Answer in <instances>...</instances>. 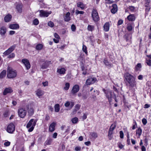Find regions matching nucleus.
Instances as JSON below:
<instances>
[{
	"label": "nucleus",
	"mask_w": 151,
	"mask_h": 151,
	"mask_svg": "<svg viewBox=\"0 0 151 151\" xmlns=\"http://www.w3.org/2000/svg\"><path fill=\"white\" fill-rule=\"evenodd\" d=\"M127 18L130 21H134L135 19L134 16L132 14H130L127 17Z\"/></svg>",
	"instance_id": "nucleus-28"
},
{
	"label": "nucleus",
	"mask_w": 151,
	"mask_h": 151,
	"mask_svg": "<svg viewBox=\"0 0 151 151\" xmlns=\"http://www.w3.org/2000/svg\"><path fill=\"white\" fill-rule=\"evenodd\" d=\"M87 29L88 31H92L94 29V26L93 25H88V26Z\"/></svg>",
	"instance_id": "nucleus-45"
},
{
	"label": "nucleus",
	"mask_w": 151,
	"mask_h": 151,
	"mask_svg": "<svg viewBox=\"0 0 151 151\" xmlns=\"http://www.w3.org/2000/svg\"><path fill=\"white\" fill-rule=\"evenodd\" d=\"M37 120L36 119H32L28 122L26 126V127L29 128L28 131L32 132L35 126Z\"/></svg>",
	"instance_id": "nucleus-1"
},
{
	"label": "nucleus",
	"mask_w": 151,
	"mask_h": 151,
	"mask_svg": "<svg viewBox=\"0 0 151 151\" xmlns=\"http://www.w3.org/2000/svg\"><path fill=\"white\" fill-rule=\"evenodd\" d=\"M80 107V105L79 104H77L75 106V108L73 111V114H75L76 111L78 110Z\"/></svg>",
	"instance_id": "nucleus-39"
},
{
	"label": "nucleus",
	"mask_w": 151,
	"mask_h": 151,
	"mask_svg": "<svg viewBox=\"0 0 151 151\" xmlns=\"http://www.w3.org/2000/svg\"><path fill=\"white\" fill-rule=\"evenodd\" d=\"M57 136V133L56 132L54 133L52 136V137L54 138H56Z\"/></svg>",
	"instance_id": "nucleus-64"
},
{
	"label": "nucleus",
	"mask_w": 151,
	"mask_h": 151,
	"mask_svg": "<svg viewBox=\"0 0 151 151\" xmlns=\"http://www.w3.org/2000/svg\"><path fill=\"white\" fill-rule=\"evenodd\" d=\"M10 144V142L7 140H6L4 143V145L6 147H7L9 146Z\"/></svg>",
	"instance_id": "nucleus-47"
},
{
	"label": "nucleus",
	"mask_w": 151,
	"mask_h": 151,
	"mask_svg": "<svg viewBox=\"0 0 151 151\" xmlns=\"http://www.w3.org/2000/svg\"><path fill=\"white\" fill-rule=\"evenodd\" d=\"M15 56V54L14 53H12L11 54L9 55L7 57L8 58H13Z\"/></svg>",
	"instance_id": "nucleus-52"
},
{
	"label": "nucleus",
	"mask_w": 151,
	"mask_h": 151,
	"mask_svg": "<svg viewBox=\"0 0 151 151\" xmlns=\"http://www.w3.org/2000/svg\"><path fill=\"white\" fill-rule=\"evenodd\" d=\"M43 46V44H39L36 45V48L37 50H40L42 49Z\"/></svg>",
	"instance_id": "nucleus-36"
},
{
	"label": "nucleus",
	"mask_w": 151,
	"mask_h": 151,
	"mask_svg": "<svg viewBox=\"0 0 151 151\" xmlns=\"http://www.w3.org/2000/svg\"><path fill=\"white\" fill-rule=\"evenodd\" d=\"M42 84L44 86H47L48 85V81H46L44 82H43L42 83Z\"/></svg>",
	"instance_id": "nucleus-57"
},
{
	"label": "nucleus",
	"mask_w": 151,
	"mask_h": 151,
	"mask_svg": "<svg viewBox=\"0 0 151 151\" xmlns=\"http://www.w3.org/2000/svg\"><path fill=\"white\" fill-rule=\"evenodd\" d=\"M6 32V28L4 26H2L0 28V35L1 36H5Z\"/></svg>",
	"instance_id": "nucleus-11"
},
{
	"label": "nucleus",
	"mask_w": 151,
	"mask_h": 151,
	"mask_svg": "<svg viewBox=\"0 0 151 151\" xmlns=\"http://www.w3.org/2000/svg\"><path fill=\"white\" fill-rule=\"evenodd\" d=\"M76 28L74 24H72L71 26V29L73 32L75 31Z\"/></svg>",
	"instance_id": "nucleus-55"
},
{
	"label": "nucleus",
	"mask_w": 151,
	"mask_h": 151,
	"mask_svg": "<svg viewBox=\"0 0 151 151\" xmlns=\"http://www.w3.org/2000/svg\"><path fill=\"white\" fill-rule=\"evenodd\" d=\"M18 112L19 116L21 118H24L27 114L26 110L23 108L19 109Z\"/></svg>",
	"instance_id": "nucleus-6"
},
{
	"label": "nucleus",
	"mask_w": 151,
	"mask_h": 151,
	"mask_svg": "<svg viewBox=\"0 0 151 151\" xmlns=\"http://www.w3.org/2000/svg\"><path fill=\"white\" fill-rule=\"evenodd\" d=\"M97 81L96 78H90L88 79L86 82V84L87 85H90L91 84H93Z\"/></svg>",
	"instance_id": "nucleus-12"
},
{
	"label": "nucleus",
	"mask_w": 151,
	"mask_h": 151,
	"mask_svg": "<svg viewBox=\"0 0 151 151\" xmlns=\"http://www.w3.org/2000/svg\"><path fill=\"white\" fill-rule=\"evenodd\" d=\"M82 50L87 55H88V51L87 49V47L84 45H83Z\"/></svg>",
	"instance_id": "nucleus-43"
},
{
	"label": "nucleus",
	"mask_w": 151,
	"mask_h": 151,
	"mask_svg": "<svg viewBox=\"0 0 151 151\" xmlns=\"http://www.w3.org/2000/svg\"><path fill=\"white\" fill-rule=\"evenodd\" d=\"M92 16L93 20L95 22H97L99 19L98 12L95 9L93 10L92 12Z\"/></svg>",
	"instance_id": "nucleus-7"
},
{
	"label": "nucleus",
	"mask_w": 151,
	"mask_h": 151,
	"mask_svg": "<svg viewBox=\"0 0 151 151\" xmlns=\"http://www.w3.org/2000/svg\"><path fill=\"white\" fill-rule=\"evenodd\" d=\"M145 6H149V4L150 2V0H145Z\"/></svg>",
	"instance_id": "nucleus-49"
},
{
	"label": "nucleus",
	"mask_w": 151,
	"mask_h": 151,
	"mask_svg": "<svg viewBox=\"0 0 151 151\" xmlns=\"http://www.w3.org/2000/svg\"><path fill=\"white\" fill-rule=\"evenodd\" d=\"M70 13L69 12H67L64 17V19L65 21L68 22L70 19Z\"/></svg>",
	"instance_id": "nucleus-26"
},
{
	"label": "nucleus",
	"mask_w": 151,
	"mask_h": 151,
	"mask_svg": "<svg viewBox=\"0 0 151 151\" xmlns=\"http://www.w3.org/2000/svg\"><path fill=\"white\" fill-rule=\"evenodd\" d=\"M80 89V87L77 84H76L73 87L71 90V93L73 94H75L78 92Z\"/></svg>",
	"instance_id": "nucleus-10"
},
{
	"label": "nucleus",
	"mask_w": 151,
	"mask_h": 151,
	"mask_svg": "<svg viewBox=\"0 0 151 151\" xmlns=\"http://www.w3.org/2000/svg\"><path fill=\"white\" fill-rule=\"evenodd\" d=\"M70 86V83H66L63 89L64 90L67 91L68 90Z\"/></svg>",
	"instance_id": "nucleus-41"
},
{
	"label": "nucleus",
	"mask_w": 151,
	"mask_h": 151,
	"mask_svg": "<svg viewBox=\"0 0 151 151\" xmlns=\"http://www.w3.org/2000/svg\"><path fill=\"white\" fill-rule=\"evenodd\" d=\"M146 56V62L147 65L150 66H151V55H147Z\"/></svg>",
	"instance_id": "nucleus-17"
},
{
	"label": "nucleus",
	"mask_w": 151,
	"mask_h": 151,
	"mask_svg": "<svg viewBox=\"0 0 151 151\" xmlns=\"http://www.w3.org/2000/svg\"><path fill=\"white\" fill-rule=\"evenodd\" d=\"M117 144L119 148L120 149H123L124 146V145L122 144L121 142H118Z\"/></svg>",
	"instance_id": "nucleus-46"
},
{
	"label": "nucleus",
	"mask_w": 151,
	"mask_h": 151,
	"mask_svg": "<svg viewBox=\"0 0 151 151\" xmlns=\"http://www.w3.org/2000/svg\"><path fill=\"white\" fill-rule=\"evenodd\" d=\"M142 122L143 124L145 125L147 123V120L143 118L142 120Z\"/></svg>",
	"instance_id": "nucleus-58"
},
{
	"label": "nucleus",
	"mask_w": 151,
	"mask_h": 151,
	"mask_svg": "<svg viewBox=\"0 0 151 151\" xmlns=\"http://www.w3.org/2000/svg\"><path fill=\"white\" fill-rule=\"evenodd\" d=\"M124 77L125 79L127 82L134 78L133 76L128 73H125Z\"/></svg>",
	"instance_id": "nucleus-16"
},
{
	"label": "nucleus",
	"mask_w": 151,
	"mask_h": 151,
	"mask_svg": "<svg viewBox=\"0 0 151 151\" xmlns=\"http://www.w3.org/2000/svg\"><path fill=\"white\" fill-rule=\"evenodd\" d=\"M44 94V91L40 89H38L36 91V94L39 98H41Z\"/></svg>",
	"instance_id": "nucleus-13"
},
{
	"label": "nucleus",
	"mask_w": 151,
	"mask_h": 151,
	"mask_svg": "<svg viewBox=\"0 0 151 151\" xmlns=\"http://www.w3.org/2000/svg\"><path fill=\"white\" fill-rule=\"evenodd\" d=\"M54 36L55 38L56 39H59L60 37L59 35L56 33H55L54 34Z\"/></svg>",
	"instance_id": "nucleus-63"
},
{
	"label": "nucleus",
	"mask_w": 151,
	"mask_h": 151,
	"mask_svg": "<svg viewBox=\"0 0 151 151\" xmlns=\"http://www.w3.org/2000/svg\"><path fill=\"white\" fill-rule=\"evenodd\" d=\"M142 67L140 63L137 64L135 68V70H139Z\"/></svg>",
	"instance_id": "nucleus-42"
},
{
	"label": "nucleus",
	"mask_w": 151,
	"mask_h": 151,
	"mask_svg": "<svg viewBox=\"0 0 151 151\" xmlns=\"http://www.w3.org/2000/svg\"><path fill=\"white\" fill-rule=\"evenodd\" d=\"M84 144L86 146H88L91 145V142L90 141H88L85 142Z\"/></svg>",
	"instance_id": "nucleus-60"
},
{
	"label": "nucleus",
	"mask_w": 151,
	"mask_h": 151,
	"mask_svg": "<svg viewBox=\"0 0 151 151\" xmlns=\"http://www.w3.org/2000/svg\"><path fill=\"white\" fill-rule=\"evenodd\" d=\"M134 27L132 24H129L127 25V28L128 31H130L132 30L134 28Z\"/></svg>",
	"instance_id": "nucleus-30"
},
{
	"label": "nucleus",
	"mask_w": 151,
	"mask_h": 151,
	"mask_svg": "<svg viewBox=\"0 0 151 151\" xmlns=\"http://www.w3.org/2000/svg\"><path fill=\"white\" fill-rule=\"evenodd\" d=\"M66 70L64 68L59 67L57 69V72L59 74L63 75L65 73Z\"/></svg>",
	"instance_id": "nucleus-14"
},
{
	"label": "nucleus",
	"mask_w": 151,
	"mask_h": 151,
	"mask_svg": "<svg viewBox=\"0 0 151 151\" xmlns=\"http://www.w3.org/2000/svg\"><path fill=\"white\" fill-rule=\"evenodd\" d=\"M22 6L20 4H18L16 6V9L18 12L19 13H21L22 10Z\"/></svg>",
	"instance_id": "nucleus-38"
},
{
	"label": "nucleus",
	"mask_w": 151,
	"mask_h": 151,
	"mask_svg": "<svg viewBox=\"0 0 151 151\" xmlns=\"http://www.w3.org/2000/svg\"><path fill=\"white\" fill-rule=\"evenodd\" d=\"M55 111L56 112H58L60 109V105L58 104H56L54 106Z\"/></svg>",
	"instance_id": "nucleus-34"
},
{
	"label": "nucleus",
	"mask_w": 151,
	"mask_h": 151,
	"mask_svg": "<svg viewBox=\"0 0 151 151\" xmlns=\"http://www.w3.org/2000/svg\"><path fill=\"white\" fill-rule=\"evenodd\" d=\"M129 9L132 12H134L135 11V8L133 6H129Z\"/></svg>",
	"instance_id": "nucleus-50"
},
{
	"label": "nucleus",
	"mask_w": 151,
	"mask_h": 151,
	"mask_svg": "<svg viewBox=\"0 0 151 151\" xmlns=\"http://www.w3.org/2000/svg\"><path fill=\"white\" fill-rule=\"evenodd\" d=\"M142 132V130L140 127H139L136 131V134L138 136V137L139 138L141 135Z\"/></svg>",
	"instance_id": "nucleus-27"
},
{
	"label": "nucleus",
	"mask_w": 151,
	"mask_h": 151,
	"mask_svg": "<svg viewBox=\"0 0 151 151\" xmlns=\"http://www.w3.org/2000/svg\"><path fill=\"white\" fill-rule=\"evenodd\" d=\"M103 62L107 66L111 67V65L109 63L107 59L106 58H105L104 59Z\"/></svg>",
	"instance_id": "nucleus-44"
},
{
	"label": "nucleus",
	"mask_w": 151,
	"mask_h": 151,
	"mask_svg": "<svg viewBox=\"0 0 151 151\" xmlns=\"http://www.w3.org/2000/svg\"><path fill=\"white\" fill-rule=\"evenodd\" d=\"M75 150L76 151H80L81 150V147L79 146H77L75 147Z\"/></svg>",
	"instance_id": "nucleus-51"
},
{
	"label": "nucleus",
	"mask_w": 151,
	"mask_h": 151,
	"mask_svg": "<svg viewBox=\"0 0 151 151\" xmlns=\"http://www.w3.org/2000/svg\"><path fill=\"white\" fill-rule=\"evenodd\" d=\"M12 92V90L11 88H6L5 89L3 92V94L5 95L8 93H9Z\"/></svg>",
	"instance_id": "nucleus-18"
},
{
	"label": "nucleus",
	"mask_w": 151,
	"mask_h": 151,
	"mask_svg": "<svg viewBox=\"0 0 151 151\" xmlns=\"http://www.w3.org/2000/svg\"><path fill=\"white\" fill-rule=\"evenodd\" d=\"M113 134V132L109 130L108 135V138L109 140H111L113 137L112 134Z\"/></svg>",
	"instance_id": "nucleus-32"
},
{
	"label": "nucleus",
	"mask_w": 151,
	"mask_h": 151,
	"mask_svg": "<svg viewBox=\"0 0 151 151\" xmlns=\"http://www.w3.org/2000/svg\"><path fill=\"white\" fill-rule=\"evenodd\" d=\"M116 126V125L115 123L113 124L110 127L109 130L113 132Z\"/></svg>",
	"instance_id": "nucleus-40"
},
{
	"label": "nucleus",
	"mask_w": 151,
	"mask_h": 151,
	"mask_svg": "<svg viewBox=\"0 0 151 151\" xmlns=\"http://www.w3.org/2000/svg\"><path fill=\"white\" fill-rule=\"evenodd\" d=\"M56 125V123L54 122L52 123L49 127V130L51 132L54 131L55 130V127Z\"/></svg>",
	"instance_id": "nucleus-22"
},
{
	"label": "nucleus",
	"mask_w": 151,
	"mask_h": 151,
	"mask_svg": "<svg viewBox=\"0 0 151 151\" xmlns=\"http://www.w3.org/2000/svg\"><path fill=\"white\" fill-rule=\"evenodd\" d=\"M138 78L139 80H142L143 79V76L142 75H139L138 76Z\"/></svg>",
	"instance_id": "nucleus-62"
},
{
	"label": "nucleus",
	"mask_w": 151,
	"mask_h": 151,
	"mask_svg": "<svg viewBox=\"0 0 151 151\" xmlns=\"http://www.w3.org/2000/svg\"><path fill=\"white\" fill-rule=\"evenodd\" d=\"M39 21L37 19H35L33 22V24L35 25H37L39 24Z\"/></svg>",
	"instance_id": "nucleus-48"
},
{
	"label": "nucleus",
	"mask_w": 151,
	"mask_h": 151,
	"mask_svg": "<svg viewBox=\"0 0 151 151\" xmlns=\"http://www.w3.org/2000/svg\"><path fill=\"white\" fill-rule=\"evenodd\" d=\"M120 137L121 139L124 138V133L122 131H121L119 132Z\"/></svg>",
	"instance_id": "nucleus-56"
},
{
	"label": "nucleus",
	"mask_w": 151,
	"mask_h": 151,
	"mask_svg": "<svg viewBox=\"0 0 151 151\" xmlns=\"http://www.w3.org/2000/svg\"><path fill=\"white\" fill-rule=\"evenodd\" d=\"M49 66L48 62H44L41 66V68L42 69H45L47 68Z\"/></svg>",
	"instance_id": "nucleus-35"
},
{
	"label": "nucleus",
	"mask_w": 151,
	"mask_h": 151,
	"mask_svg": "<svg viewBox=\"0 0 151 151\" xmlns=\"http://www.w3.org/2000/svg\"><path fill=\"white\" fill-rule=\"evenodd\" d=\"M6 70H3L0 73V78H2L4 77L6 74Z\"/></svg>",
	"instance_id": "nucleus-31"
},
{
	"label": "nucleus",
	"mask_w": 151,
	"mask_h": 151,
	"mask_svg": "<svg viewBox=\"0 0 151 151\" xmlns=\"http://www.w3.org/2000/svg\"><path fill=\"white\" fill-rule=\"evenodd\" d=\"M130 85L132 87H134L136 86V83L134 78L128 82Z\"/></svg>",
	"instance_id": "nucleus-23"
},
{
	"label": "nucleus",
	"mask_w": 151,
	"mask_h": 151,
	"mask_svg": "<svg viewBox=\"0 0 151 151\" xmlns=\"http://www.w3.org/2000/svg\"><path fill=\"white\" fill-rule=\"evenodd\" d=\"M65 106L66 107H69L70 108H71L72 107L74 106V103L72 101H66L65 104Z\"/></svg>",
	"instance_id": "nucleus-20"
},
{
	"label": "nucleus",
	"mask_w": 151,
	"mask_h": 151,
	"mask_svg": "<svg viewBox=\"0 0 151 151\" xmlns=\"http://www.w3.org/2000/svg\"><path fill=\"white\" fill-rule=\"evenodd\" d=\"M78 121V119L77 117H75L72 118L71 119V121L72 123L75 124L77 123Z\"/></svg>",
	"instance_id": "nucleus-33"
},
{
	"label": "nucleus",
	"mask_w": 151,
	"mask_h": 151,
	"mask_svg": "<svg viewBox=\"0 0 151 151\" xmlns=\"http://www.w3.org/2000/svg\"><path fill=\"white\" fill-rule=\"evenodd\" d=\"M51 13V11H47L41 10L40 11V16L41 17H47Z\"/></svg>",
	"instance_id": "nucleus-8"
},
{
	"label": "nucleus",
	"mask_w": 151,
	"mask_h": 151,
	"mask_svg": "<svg viewBox=\"0 0 151 151\" xmlns=\"http://www.w3.org/2000/svg\"><path fill=\"white\" fill-rule=\"evenodd\" d=\"M112 8L111 10V12L113 14H115L117 11V7L116 5L114 4L112 5Z\"/></svg>",
	"instance_id": "nucleus-25"
},
{
	"label": "nucleus",
	"mask_w": 151,
	"mask_h": 151,
	"mask_svg": "<svg viewBox=\"0 0 151 151\" xmlns=\"http://www.w3.org/2000/svg\"><path fill=\"white\" fill-rule=\"evenodd\" d=\"M14 47L12 46L5 51L3 54L4 55H7L12 52L14 50Z\"/></svg>",
	"instance_id": "nucleus-15"
},
{
	"label": "nucleus",
	"mask_w": 151,
	"mask_h": 151,
	"mask_svg": "<svg viewBox=\"0 0 151 151\" xmlns=\"http://www.w3.org/2000/svg\"><path fill=\"white\" fill-rule=\"evenodd\" d=\"M123 20L121 19L119 20L118 22V25H119L122 24L123 23Z\"/></svg>",
	"instance_id": "nucleus-59"
},
{
	"label": "nucleus",
	"mask_w": 151,
	"mask_h": 151,
	"mask_svg": "<svg viewBox=\"0 0 151 151\" xmlns=\"http://www.w3.org/2000/svg\"><path fill=\"white\" fill-rule=\"evenodd\" d=\"M12 16L10 14H8L6 15L4 18V20L6 22H10L12 19Z\"/></svg>",
	"instance_id": "nucleus-24"
},
{
	"label": "nucleus",
	"mask_w": 151,
	"mask_h": 151,
	"mask_svg": "<svg viewBox=\"0 0 151 151\" xmlns=\"http://www.w3.org/2000/svg\"><path fill=\"white\" fill-rule=\"evenodd\" d=\"M48 25L49 26L52 27L54 26V24L53 22L51 21H50L48 22Z\"/></svg>",
	"instance_id": "nucleus-54"
},
{
	"label": "nucleus",
	"mask_w": 151,
	"mask_h": 151,
	"mask_svg": "<svg viewBox=\"0 0 151 151\" xmlns=\"http://www.w3.org/2000/svg\"><path fill=\"white\" fill-rule=\"evenodd\" d=\"M110 27V24L108 22L105 23L103 26L105 32H108L109 31Z\"/></svg>",
	"instance_id": "nucleus-21"
},
{
	"label": "nucleus",
	"mask_w": 151,
	"mask_h": 151,
	"mask_svg": "<svg viewBox=\"0 0 151 151\" xmlns=\"http://www.w3.org/2000/svg\"><path fill=\"white\" fill-rule=\"evenodd\" d=\"M15 127L14 124L13 123L9 124L6 128V131L9 133L12 134L15 130Z\"/></svg>",
	"instance_id": "nucleus-5"
},
{
	"label": "nucleus",
	"mask_w": 151,
	"mask_h": 151,
	"mask_svg": "<svg viewBox=\"0 0 151 151\" xmlns=\"http://www.w3.org/2000/svg\"><path fill=\"white\" fill-rule=\"evenodd\" d=\"M15 33V31H10L9 32V34L10 35H12L14 34Z\"/></svg>",
	"instance_id": "nucleus-61"
},
{
	"label": "nucleus",
	"mask_w": 151,
	"mask_h": 151,
	"mask_svg": "<svg viewBox=\"0 0 151 151\" xmlns=\"http://www.w3.org/2000/svg\"><path fill=\"white\" fill-rule=\"evenodd\" d=\"M90 137L91 138L95 139L98 136L97 134L94 132L91 133L90 134Z\"/></svg>",
	"instance_id": "nucleus-37"
},
{
	"label": "nucleus",
	"mask_w": 151,
	"mask_h": 151,
	"mask_svg": "<svg viewBox=\"0 0 151 151\" xmlns=\"http://www.w3.org/2000/svg\"><path fill=\"white\" fill-rule=\"evenodd\" d=\"M27 111L28 115L29 116H32L34 114L35 112V105L33 103H31L30 104L27 105Z\"/></svg>",
	"instance_id": "nucleus-4"
},
{
	"label": "nucleus",
	"mask_w": 151,
	"mask_h": 151,
	"mask_svg": "<svg viewBox=\"0 0 151 151\" xmlns=\"http://www.w3.org/2000/svg\"><path fill=\"white\" fill-rule=\"evenodd\" d=\"M7 72V77L9 78H14L17 75L16 71L9 67L8 68Z\"/></svg>",
	"instance_id": "nucleus-2"
},
{
	"label": "nucleus",
	"mask_w": 151,
	"mask_h": 151,
	"mask_svg": "<svg viewBox=\"0 0 151 151\" xmlns=\"http://www.w3.org/2000/svg\"><path fill=\"white\" fill-rule=\"evenodd\" d=\"M77 6L78 7L81 8V9H84L86 7V5L81 2H78L77 4Z\"/></svg>",
	"instance_id": "nucleus-29"
},
{
	"label": "nucleus",
	"mask_w": 151,
	"mask_h": 151,
	"mask_svg": "<svg viewBox=\"0 0 151 151\" xmlns=\"http://www.w3.org/2000/svg\"><path fill=\"white\" fill-rule=\"evenodd\" d=\"M10 29H17L19 28V26L18 24H11L9 26Z\"/></svg>",
	"instance_id": "nucleus-19"
},
{
	"label": "nucleus",
	"mask_w": 151,
	"mask_h": 151,
	"mask_svg": "<svg viewBox=\"0 0 151 151\" xmlns=\"http://www.w3.org/2000/svg\"><path fill=\"white\" fill-rule=\"evenodd\" d=\"M22 62L25 66L27 70H29L31 67V65L28 60L27 59H23L22 60Z\"/></svg>",
	"instance_id": "nucleus-9"
},
{
	"label": "nucleus",
	"mask_w": 151,
	"mask_h": 151,
	"mask_svg": "<svg viewBox=\"0 0 151 151\" xmlns=\"http://www.w3.org/2000/svg\"><path fill=\"white\" fill-rule=\"evenodd\" d=\"M84 12L83 11H79L78 10H76V15H78L79 14H83Z\"/></svg>",
	"instance_id": "nucleus-53"
},
{
	"label": "nucleus",
	"mask_w": 151,
	"mask_h": 151,
	"mask_svg": "<svg viewBox=\"0 0 151 151\" xmlns=\"http://www.w3.org/2000/svg\"><path fill=\"white\" fill-rule=\"evenodd\" d=\"M103 91L106 94V96L108 99L110 104H111L112 101V99L113 98L114 96L115 95L114 92L109 90H106L104 89H103Z\"/></svg>",
	"instance_id": "nucleus-3"
}]
</instances>
